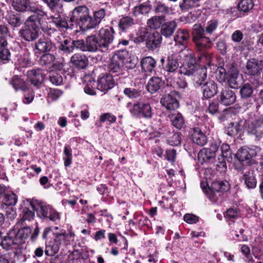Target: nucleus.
Returning a JSON list of instances; mask_svg holds the SVG:
<instances>
[{"label":"nucleus","instance_id":"nucleus-5","mask_svg":"<svg viewBox=\"0 0 263 263\" xmlns=\"http://www.w3.org/2000/svg\"><path fill=\"white\" fill-rule=\"evenodd\" d=\"M138 100L133 99V116L138 118L151 119L152 108L149 103L144 101L143 97Z\"/></svg>","mask_w":263,"mask_h":263},{"label":"nucleus","instance_id":"nucleus-34","mask_svg":"<svg viewBox=\"0 0 263 263\" xmlns=\"http://www.w3.org/2000/svg\"><path fill=\"white\" fill-rule=\"evenodd\" d=\"M206 50V49L197 50L196 49L197 53V57L199 66L206 67V65L210 66L211 64L212 61V55L207 52Z\"/></svg>","mask_w":263,"mask_h":263},{"label":"nucleus","instance_id":"nucleus-10","mask_svg":"<svg viewBox=\"0 0 263 263\" xmlns=\"http://www.w3.org/2000/svg\"><path fill=\"white\" fill-rule=\"evenodd\" d=\"M24 205H30L33 210L36 211L38 216L45 218L52 208L45 202L36 199H26L24 201Z\"/></svg>","mask_w":263,"mask_h":263},{"label":"nucleus","instance_id":"nucleus-25","mask_svg":"<svg viewBox=\"0 0 263 263\" xmlns=\"http://www.w3.org/2000/svg\"><path fill=\"white\" fill-rule=\"evenodd\" d=\"M254 4L253 0H241L237 5V8H231L230 12L232 14L234 11L238 10L240 13V15L235 14L233 15L234 16H236L237 17H240L241 14H243L245 15L249 12L254 7Z\"/></svg>","mask_w":263,"mask_h":263},{"label":"nucleus","instance_id":"nucleus-62","mask_svg":"<svg viewBox=\"0 0 263 263\" xmlns=\"http://www.w3.org/2000/svg\"><path fill=\"white\" fill-rule=\"evenodd\" d=\"M51 11H55L61 6V0H43Z\"/></svg>","mask_w":263,"mask_h":263},{"label":"nucleus","instance_id":"nucleus-47","mask_svg":"<svg viewBox=\"0 0 263 263\" xmlns=\"http://www.w3.org/2000/svg\"><path fill=\"white\" fill-rule=\"evenodd\" d=\"M10 84L16 90H21L24 91L27 89L25 82L17 76H14L12 78Z\"/></svg>","mask_w":263,"mask_h":263},{"label":"nucleus","instance_id":"nucleus-59","mask_svg":"<svg viewBox=\"0 0 263 263\" xmlns=\"http://www.w3.org/2000/svg\"><path fill=\"white\" fill-rule=\"evenodd\" d=\"M221 155L223 158H226L228 161L232 159V151L230 145L227 143H223L220 146Z\"/></svg>","mask_w":263,"mask_h":263},{"label":"nucleus","instance_id":"nucleus-6","mask_svg":"<svg viewBox=\"0 0 263 263\" xmlns=\"http://www.w3.org/2000/svg\"><path fill=\"white\" fill-rule=\"evenodd\" d=\"M239 95L241 99L244 101V105L247 108L258 106L256 104V98L253 95V87L250 83H244L239 86Z\"/></svg>","mask_w":263,"mask_h":263},{"label":"nucleus","instance_id":"nucleus-1","mask_svg":"<svg viewBox=\"0 0 263 263\" xmlns=\"http://www.w3.org/2000/svg\"><path fill=\"white\" fill-rule=\"evenodd\" d=\"M33 14L26 20L24 26L19 31L20 36L28 42L35 40L39 35V27L42 22L45 20L47 14L44 11L35 7H29Z\"/></svg>","mask_w":263,"mask_h":263},{"label":"nucleus","instance_id":"nucleus-13","mask_svg":"<svg viewBox=\"0 0 263 263\" xmlns=\"http://www.w3.org/2000/svg\"><path fill=\"white\" fill-rule=\"evenodd\" d=\"M179 67V62L177 58L173 55L168 56L166 64L163 66V69L166 72L164 73L165 79L175 76L177 73L180 74Z\"/></svg>","mask_w":263,"mask_h":263},{"label":"nucleus","instance_id":"nucleus-49","mask_svg":"<svg viewBox=\"0 0 263 263\" xmlns=\"http://www.w3.org/2000/svg\"><path fill=\"white\" fill-rule=\"evenodd\" d=\"M219 25V21L217 19H212L209 21L204 28L205 34L207 35H212L217 29Z\"/></svg>","mask_w":263,"mask_h":263},{"label":"nucleus","instance_id":"nucleus-27","mask_svg":"<svg viewBox=\"0 0 263 263\" xmlns=\"http://www.w3.org/2000/svg\"><path fill=\"white\" fill-rule=\"evenodd\" d=\"M242 180L246 187L249 189H254L256 186L257 180L253 170H249L246 172L242 171Z\"/></svg>","mask_w":263,"mask_h":263},{"label":"nucleus","instance_id":"nucleus-9","mask_svg":"<svg viewBox=\"0 0 263 263\" xmlns=\"http://www.w3.org/2000/svg\"><path fill=\"white\" fill-rule=\"evenodd\" d=\"M183 74L193 77V81L196 87H199L207 81V68L200 66L192 71L183 72Z\"/></svg>","mask_w":263,"mask_h":263},{"label":"nucleus","instance_id":"nucleus-60","mask_svg":"<svg viewBox=\"0 0 263 263\" xmlns=\"http://www.w3.org/2000/svg\"><path fill=\"white\" fill-rule=\"evenodd\" d=\"M168 143L172 146H178L181 143L180 133H173L171 136L168 138Z\"/></svg>","mask_w":263,"mask_h":263},{"label":"nucleus","instance_id":"nucleus-23","mask_svg":"<svg viewBox=\"0 0 263 263\" xmlns=\"http://www.w3.org/2000/svg\"><path fill=\"white\" fill-rule=\"evenodd\" d=\"M228 75L227 76L228 84L229 86L233 89H237L239 87V83L237 80L239 74V71L234 63H231L230 65L227 66Z\"/></svg>","mask_w":263,"mask_h":263},{"label":"nucleus","instance_id":"nucleus-35","mask_svg":"<svg viewBox=\"0 0 263 263\" xmlns=\"http://www.w3.org/2000/svg\"><path fill=\"white\" fill-rule=\"evenodd\" d=\"M48 19H51L52 23L55 26L61 29L71 28L73 26L71 22L68 23L65 17H63L59 15L57 16L51 15Z\"/></svg>","mask_w":263,"mask_h":263},{"label":"nucleus","instance_id":"nucleus-4","mask_svg":"<svg viewBox=\"0 0 263 263\" xmlns=\"http://www.w3.org/2000/svg\"><path fill=\"white\" fill-rule=\"evenodd\" d=\"M130 57L126 50H121L113 55L108 65L110 72L119 73L122 69L123 65L131 62Z\"/></svg>","mask_w":263,"mask_h":263},{"label":"nucleus","instance_id":"nucleus-17","mask_svg":"<svg viewBox=\"0 0 263 263\" xmlns=\"http://www.w3.org/2000/svg\"><path fill=\"white\" fill-rule=\"evenodd\" d=\"M262 69L263 61L252 58L247 62L245 73L249 76H258L260 74Z\"/></svg>","mask_w":263,"mask_h":263},{"label":"nucleus","instance_id":"nucleus-12","mask_svg":"<svg viewBox=\"0 0 263 263\" xmlns=\"http://www.w3.org/2000/svg\"><path fill=\"white\" fill-rule=\"evenodd\" d=\"M133 77H135L134 86L135 88L133 89V99H136L138 97H143L141 92L144 89L145 83L146 74L143 72L134 70Z\"/></svg>","mask_w":263,"mask_h":263},{"label":"nucleus","instance_id":"nucleus-8","mask_svg":"<svg viewBox=\"0 0 263 263\" xmlns=\"http://www.w3.org/2000/svg\"><path fill=\"white\" fill-rule=\"evenodd\" d=\"M114 30L111 27L102 28L99 32L97 39L101 51L105 52L108 50L109 46L112 43L114 39Z\"/></svg>","mask_w":263,"mask_h":263},{"label":"nucleus","instance_id":"nucleus-37","mask_svg":"<svg viewBox=\"0 0 263 263\" xmlns=\"http://www.w3.org/2000/svg\"><path fill=\"white\" fill-rule=\"evenodd\" d=\"M177 26V23L174 21L165 22L161 28L160 34L165 37H170L174 33Z\"/></svg>","mask_w":263,"mask_h":263},{"label":"nucleus","instance_id":"nucleus-55","mask_svg":"<svg viewBox=\"0 0 263 263\" xmlns=\"http://www.w3.org/2000/svg\"><path fill=\"white\" fill-rule=\"evenodd\" d=\"M60 248V246L54 241L53 243H50L46 246L45 254L50 256H53L58 252Z\"/></svg>","mask_w":263,"mask_h":263},{"label":"nucleus","instance_id":"nucleus-29","mask_svg":"<svg viewBox=\"0 0 263 263\" xmlns=\"http://www.w3.org/2000/svg\"><path fill=\"white\" fill-rule=\"evenodd\" d=\"M167 86H171L177 89H185L188 86L187 83L184 78L177 77L175 76L168 77L165 79Z\"/></svg>","mask_w":263,"mask_h":263},{"label":"nucleus","instance_id":"nucleus-3","mask_svg":"<svg viewBox=\"0 0 263 263\" xmlns=\"http://www.w3.org/2000/svg\"><path fill=\"white\" fill-rule=\"evenodd\" d=\"M192 35L193 42L197 50L208 49L211 47V41L206 36L204 28L201 24L193 25Z\"/></svg>","mask_w":263,"mask_h":263},{"label":"nucleus","instance_id":"nucleus-11","mask_svg":"<svg viewBox=\"0 0 263 263\" xmlns=\"http://www.w3.org/2000/svg\"><path fill=\"white\" fill-rule=\"evenodd\" d=\"M179 93L177 91H172L169 93L162 96L160 99V103L167 110H174L179 106L178 98Z\"/></svg>","mask_w":263,"mask_h":263},{"label":"nucleus","instance_id":"nucleus-19","mask_svg":"<svg viewBox=\"0 0 263 263\" xmlns=\"http://www.w3.org/2000/svg\"><path fill=\"white\" fill-rule=\"evenodd\" d=\"M145 46L151 51L160 48L162 42V36L159 32L156 31L153 33L149 32L146 33Z\"/></svg>","mask_w":263,"mask_h":263},{"label":"nucleus","instance_id":"nucleus-16","mask_svg":"<svg viewBox=\"0 0 263 263\" xmlns=\"http://www.w3.org/2000/svg\"><path fill=\"white\" fill-rule=\"evenodd\" d=\"M200 87L202 94V100L212 98L218 92V84L213 80H209Z\"/></svg>","mask_w":263,"mask_h":263},{"label":"nucleus","instance_id":"nucleus-40","mask_svg":"<svg viewBox=\"0 0 263 263\" xmlns=\"http://www.w3.org/2000/svg\"><path fill=\"white\" fill-rule=\"evenodd\" d=\"M99 41L97 37L95 35H91L86 37V45L87 51L96 52L97 51H101V48L99 46Z\"/></svg>","mask_w":263,"mask_h":263},{"label":"nucleus","instance_id":"nucleus-31","mask_svg":"<svg viewBox=\"0 0 263 263\" xmlns=\"http://www.w3.org/2000/svg\"><path fill=\"white\" fill-rule=\"evenodd\" d=\"M140 65L142 72L152 73L156 66V61L151 57H146L142 59Z\"/></svg>","mask_w":263,"mask_h":263},{"label":"nucleus","instance_id":"nucleus-64","mask_svg":"<svg viewBox=\"0 0 263 263\" xmlns=\"http://www.w3.org/2000/svg\"><path fill=\"white\" fill-rule=\"evenodd\" d=\"M132 25V18L126 16L121 19L119 23V27L122 31L125 30L129 28Z\"/></svg>","mask_w":263,"mask_h":263},{"label":"nucleus","instance_id":"nucleus-18","mask_svg":"<svg viewBox=\"0 0 263 263\" xmlns=\"http://www.w3.org/2000/svg\"><path fill=\"white\" fill-rule=\"evenodd\" d=\"M235 92L229 88L222 89L217 96V99L222 105L228 106L233 104L236 100Z\"/></svg>","mask_w":263,"mask_h":263},{"label":"nucleus","instance_id":"nucleus-41","mask_svg":"<svg viewBox=\"0 0 263 263\" xmlns=\"http://www.w3.org/2000/svg\"><path fill=\"white\" fill-rule=\"evenodd\" d=\"M27 76L30 82L35 86L41 83L43 79L41 71L39 69H32L28 71Z\"/></svg>","mask_w":263,"mask_h":263},{"label":"nucleus","instance_id":"nucleus-44","mask_svg":"<svg viewBox=\"0 0 263 263\" xmlns=\"http://www.w3.org/2000/svg\"><path fill=\"white\" fill-rule=\"evenodd\" d=\"M78 24L83 30L91 29L97 26V24L94 21V19L90 17L89 14L79 22Z\"/></svg>","mask_w":263,"mask_h":263},{"label":"nucleus","instance_id":"nucleus-51","mask_svg":"<svg viewBox=\"0 0 263 263\" xmlns=\"http://www.w3.org/2000/svg\"><path fill=\"white\" fill-rule=\"evenodd\" d=\"M240 215V210L239 208H229L226 211L225 217L230 221L234 222Z\"/></svg>","mask_w":263,"mask_h":263},{"label":"nucleus","instance_id":"nucleus-43","mask_svg":"<svg viewBox=\"0 0 263 263\" xmlns=\"http://www.w3.org/2000/svg\"><path fill=\"white\" fill-rule=\"evenodd\" d=\"M230 64L231 63L227 64H223L222 65L218 67L216 72V78L219 82L223 83L226 82L228 75L227 66Z\"/></svg>","mask_w":263,"mask_h":263},{"label":"nucleus","instance_id":"nucleus-14","mask_svg":"<svg viewBox=\"0 0 263 263\" xmlns=\"http://www.w3.org/2000/svg\"><path fill=\"white\" fill-rule=\"evenodd\" d=\"M247 132L249 134L253 135L257 140L263 136V118L257 117L252 121H249Z\"/></svg>","mask_w":263,"mask_h":263},{"label":"nucleus","instance_id":"nucleus-42","mask_svg":"<svg viewBox=\"0 0 263 263\" xmlns=\"http://www.w3.org/2000/svg\"><path fill=\"white\" fill-rule=\"evenodd\" d=\"M170 118L173 126L178 129H182L185 124L184 119L181 114L178 112L170 115Z\"/></svg>","mask_w":263,"mask_h":263},{"label":"nucleus","instance_id":"nucleus-46","mask_svg":"<svg viewBox=\"0 0 263 263\" xmlns=\"http://www.w3.org/2000/svg\"><path fill=\"white\" fill-rule=\"evenodd\" d=\"M29 3V0H13L12 6L17 11L24 12L28 9Z\"/></svg>","mask_w":263,"mask_h":263},{"label":"nucleus","instance_id":"nucleus-52","mask_svg":"<svg viewBox=\"0 0 263 263\" xmlns=\"http://www.w3.org/2000/svg\"><path fill=\"white\" fill-rule=\"evenodd\" d=\"M9 35L8 27L4 25H0V48L6 47L7 45L6 37Z\"/></svg>","mask_w":263,"mask_h":263},{"label":"nucleus","instance_id":"nucleus-28","mask_svg":"<svg viewBox=\"0 0 263 263\" xmlns=\"http://www.w3.org/2000/svg\"><path fill=\"white\" fill-rule=\"evenodd\" d=\"M256 155L255 151L247 147H241L235 155L237 159L240 162L250 160Z\"/></svg>","mask_w":263,"mask_h":263},{"label":"nucleus","instance_id":"nucleus-63","mask_svg":"<svg viewBox=\"0 0 263 263\" xmlns=\"http://www.w3.org/2000/svg\"><path fill=\"white\" fill-rule=\"evenodd\" d=\"M253 253L254 257L256 258H259V256H263V240L253 247Z\"/></svg>","mask_w":263,"mask_h":263},{"label":"nucleus","instance_id":"nucleus-57","mask_svg":"<svg viewBox=\"0 0 263 263\" xmlns=\"http://www.w3.org/2000/svg\"><path fill=\"white\" fill-rule=\"evenodd\" d=\"M5 202L2 203H5L7 206L15 205L17 202V197L14 193H9L5 195L4 198Z\"/></svg>","mask_w":263,"mask_h":263},{"label":"nucleus","instance_id":"nucleus-32","mask_svg":"<svg viewBox=\"0 0 263 263\" xmlns=\"http://www.w3.org/2000/svg\"><path fill=\"white\" fill-rule=\"evenodd\" d=\"M166 21L165 16L161 15L159 16L155 15L151 17L147 21L148 27L151 29L157 30L161 28L163 24Z\"/></svg>","mask_w":263,"mask_h":263},{"label":"nucleus","instance_id":"nucleus-56","mask_svg":"<svg viewBox=\"0 0 263 263\" xmlns=\"http://www.w3.org/2000/svg\"><path fill=\"white\" fill-rule=\"evenodd\" d=\"M200 0H183L179 6L181 10L186 11L192 8L198 6V3Z\"/></svg>","mask_w":263,"mask_h":263},{"label":"nucleus","instance_id":"nucleus-45","mask_svg":"<svg viewBox=\"0 0 263 263\" xmlns=\"http://www.w3.org/2000/svg\"><path fill=\"white\" fill-rule=\"evenodd\" d=\"M241 130V125L239 123L231 122L226 128L225 133L231 137H234L237 136Z\"/></svg>","mask_w":263,"mask_h":263},{"label":"nucleus","instance_id":"nucleus-24","mask_svg":"<svg viewBox=\"0 0 263 263\" xmlns=\"http://www.w3.org/2000/svg\"><path fill=\"white\" fill-rule=\"evenodd\" d=\"M15 232L10 231L6 236H5L1 241L0 245L5 250H10L11 249L21 248L15 238Z\"/></svg>","mask_w":263,"mask_h":263},{"label":"nucleus","instance_id":"nucleus-26","mask_svg":"<svg viewBox=\"0 0 263 263\" xmlns=\"http://www.w3.org/2000/svg\"><path fill=\"white\" fill-rule=\"evenodd\" d=\"M191 133V139L194 143L200 146H203L207 143L208 138L199 127H193Z\"/></svg>","mask_w":263,"mask_h":263},{"label":"nucleus","instance_id":"nucleus-2","mask_svg":"<svg viewBox=\"0 0 263 263\" xmlns=\"http://www.w3.org/2000/svg\"><path fill=\"white\" fill-rule=\"evenodd\" d=\"M203 191L208 196L211 201H216L221 197L223 193L227 192L230 189L229 183L226 180H217L211 183L210 186L208 183L204 186L201 184Z\"/></svg>","mask_w":263,"mask_h":263},{"label":"nucleus","instance_id":"nucleus-30","mask_svg":"<svg viewBox=\"0 0 263 263\" xmlns=\"http://www.w3.org/2000/svg\"><path fill=\"white\" fill-rule=\"evenodd\" d=\"M163 84L162 79L160 78L153 77L149 80L146 85V88L151 93H154L161 88Z\"/></svg>","mask_w":263,"mask_h":263},{"label":"nucleus","instance_id":"nucleus-38","mask_svg":"<svg viewBox=\"0 0 263 263\" xmlns=\"http://www.w3.org/2000/svg\"><path fill=\"white\" fill-rule=\"evenodd\" d=\"M11 231H14L15 232V241L17 242V243H18L21 248L22 245L24 242V240L28 237L31 233V229L28 227H25L18 230L12 229L11 230Z\"/></svg>","mask_w":263,"mask_h":263},{"label":"nucleus","instance_id":"nucleus-15","mask_svg":"<svg viewBox=\"0 0 263 263\" xmlns=\"http://www.w3.org/2000/svg\"><path fill=\"white\" fill-rule=\"evenodd\" d=\"M54 241L60 247L69 245L70 242L74 240L75 234L72 231L68 233L65 230H60L59 232H53Z\"/></svg>","mask_w":263,"mask_h":263},{"label":"nucleus","instance_id":"nucleus-50","mask_svg":"<svg viewBox=\"0 0 263 263\" xmlns=\"http://www.w3.org/2000/svg\"><path fill=\"white\" fill-rule=\"evenodd\" d=\"M151 9V5L142 4L134 7V10L133 11V14L135 16L139 14H146L149 12Z\"/></svg>","mask_w":263,"mask_h":263},{"label":"nucleus","instance_id":"nucleus-53","mask_svg":"<svg viewBox=\"0 0 263 263\" xmlns=\"http://www.w3.org/2000/svg\"><path fill=\"white\" fill-rule=\"evenodd\" d=\"M5 211L8 218L13 219L16 216L15 210L11 206H7L5 203H0V211Z\"/></svg>","mask_w":263,"mask_h":263},{"label":"nucleus","instance_id":"nucleus-48","mask_svg":"<svg viewBox=\"0 0 263 263\" xmlns=\"http://www.w3.org/2000/svg\"><path fill=\"white\" fill-rule=\"evenodd\" d=\"M60 49L67 53L72 52L74 49L73 40H72L71 39H64L61 43Z\"/></svg>","mask_w":263,"mask_h":263},{"label":"nucleus","instance_id":"nucleus-21","mask_svg":"<svg viewBox=\"0 0 263 263\" xmlns=\"http://www.w3.org/2000/svg\"><path fill=\"white\" fill-rule=\"evenodd\" d=\"M197 51L194 53H190L184 57L185 64L183 67L180 68V73L183 74L185 71H192L200 66H199Z\"/></svg>","mask_w":263,"mask_h":263},{"label":"nucleus","instance_id":"nucleus-33","mask_svg":"<svg viewBox=\"0 0 263 263\" xmlns=\"http://www.w3.org/2000/svg\"><path fill=\"white\" fill-rule=\"evenodd\" d=\"M88 14V9L84 6L75 8L72 11V16L70 18V22L72 23L76 21L79 23Z\"/></svg>","mask_w":263,"mask_h":263},{"label":"nucleus","instance_id":"nucleus-39","mask_svg":"<svg viewBox=\"0 0 263 263\" xmlns=\"http://www.w3.org/2000/svg\"><path fill=\"white\" fill-rule=\"evenodd\" d=\"M52 46L51 41L41 39L35 44L34 49L36 52H44L51 50Z\"/></svg>","mask_w":263,"mask_h":263},{"label":"nucleus","instance_id":"nucleus-36","mask_svg":"<svg viewBox=\"0 0 263 263\" xmlns=\"http://www.w3.org/2000/svg\"><path fill=\"white\" fill-rule=\"evenodd\" d=\"M72 64L76 67L83 69L86 67L88 63V59L86 57L81 53H75L70 59Z\"/></svg>","mask_w":263,"mask_h":263},{"label":"nucleus","instance_id":"nucleus-7","mask_svg":"<svg viewBox=\"0 0 263 263\" xmlns=\"http://www.w3.org/2000/svg\"><path fill=\"white\" fill-rule=\"evenodd\" d=\"M220 142L214 141L209 148H203L198 153V159L201 164L212 163L215 160L216 153L217 152Z\"/></svg>","mask_w":263,"mask_h":263},{"label":"nucleus","instance_id":"nucleus-20","mask_svg":"<svg viewBox=\"0 0 263 263\" xmlns=\"http://www.w3.org/2000/svg\"><path fill=\"white\" fill-rule=\"evenodd\" d=\"M115 85V81L112 76L108 73L100 76L97 81L98 89L106 92Z\"/></svg>","mask_w":263,"mask_h":263},{"label":"nucleus","instance_id":"nucleus-22","mask_svg":"<svg viewBox=\"0 0 263 263\" xmlns=\"http://www.w3.org/2000/svg\"><path fill=\"white\" fill-rule=\"evenodd\" d=\"M190 39V34L186 29H179L174 36V40L176 45L181 47V50L184 49Z\"/></svg>","mask_w":263,"mask_h":263},{"label":"nucleus","instance_id":"nucleus-61","mask_svg":"<svg viewBox=\"0 0 263 263\" xmlns=\"http://www.w3.org/2000/svg\"><path fill=\"white\" fill-rule=\"evenodd\" d=\"M25 206V207L23 209V215L21 220L23 221H25L26 220L31 221L33 219L34 217V213L29 209L27 207L28 205Z\"/></svg>","mask_w":263,"mask_h":263},{"label":"nucleus","instance_id":"nucleus-54","mask_svg":"<svg viewBox=\"0 0 263 263\" xmlns=\"http://www.w3.org/2000/svg\"><path fill=\"white\" fill-rule=\"evenodd\" d=\"M154 11L155 13L161 14V15L165 16L166 14H169L170 8L164 4L159 2L156 3L154 6Z\"/></svg>","mask_w":263,"mask_h":263},{"label":"nucleus","instance_id":"nucleus-58","mask_svg":"<svg viewBox=\"0 0 263 263\" xmlns=\"http://www.w3.org/2000/svg\"><path fill=\"white\" fill-rule=\"evenodd\" d=\"M55 58L51 54H44L40 58V63L41 65H50L54 61Z\"/></svg>","mask_w":263,"mask_h":263}]
</instances>
